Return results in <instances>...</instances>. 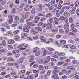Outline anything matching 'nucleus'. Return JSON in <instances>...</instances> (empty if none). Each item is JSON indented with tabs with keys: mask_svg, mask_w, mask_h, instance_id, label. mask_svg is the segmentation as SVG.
I'll return each mask as SVG.
<instances>
[{
	"mask_svg": "<svg viewBox=\"0 0 79 79\" xmlns=\"http://www.w3.org/2000/svg\"><path fill=\"white\" fill-rule=\"evenodd\" d=\"M31 27H30L29 26H26L25 27H24L23 28V31L24 32H29V29L28 28H30Z\"/></svg>",
	"mask_w": 79,
	"mask_h": 79,
	"instance_id": "nucleus-1",
	"label": "nucleus"
},
{
	"mask_svg": "<svg viewBox=\"0 0 79 79\" xmlns=\"http://www.w3.org/2000/svg\"><path fill=\"white\" fill-rule=\"evenodd\" d=\"M0 45L5 47L6 45V42L5 40H3L2 41V42L0 43Z\"/></svg>",
	"mask_w": 79,
	"mask_h": 79,
	"instance_id": "nucleus-2",
	"label": "nucleus"
},
{
	"mask_svg": "<svg viewBox=\"0 0 79 79\" xmlns=\"http://www.w3.org/2000/svg\"><path fill=\"white\" fill-rule=\"evenodd\" d=\"M76 7H73L72 10L69 11V13H70L71 14H74V13L75 10H76Z\"/></svg>",
	"mask_w": 79,
	"mask_h": 79,
	"instance_id": "nucleus-3",
	"label": "nucleus"
},
{
	"mask_svg": "<svg viewBox=\"0 0 79 79\" xmlns=\"http://www.w3.org/2000/svg\"><path fill=\"white\" fill-rule=\"evenodd\" d=\"M67 68V69H71V70H73V71H74L75 69V68L72 66H68Z\"/></svg>",
	"mask_w": 79,
	"mask_h": 79,
	"instance_id": "nucleus-4",
	"label": "nucleus"
},
{
	"mask_svg": "<svg viewBox=\"0 0 79 79\" xmlns=\"http://www.w3.org/2000/svg\"><path fill=\"white\" fill-rule=\"evenodd\" d=\"M71 31H72V32H75V33H77V32H78V31H77V30L76 28H71L70 29Z\"/></svg>",
	"mask_w": 79,
	"mask_h": 79,
	"instance_id": "nucleus-5",
	"label": "nucleus"
},
{
	"mask_svg": "<svg viewBox=\"0 0 79 79\" xmlns=\"http://www.w3.org/2000/svg\"><path fill=\"white\" fill-rule=\"evenodd\" d=\"M15 43V41L13 40H10L8 41V44H13Z\"/></svg>",
	"mask_w": 79,
	"mask_h": 79,
	"instance_id": "nucleus-6",
	"label": "nucleus"
},
{
	"mask_svg": "<svg viewBox=\"0 0 79 79\" xmlns=\"http://www.w3.org/2000/svg\"><path fill=\"white\" fill-rule=\"evenodd\" d=\"M20 39V37L18 35L15 36V40H16V41H18Z\"/></svg>",
	"mask_w": 79,
	"mask_h": 79,
	"instance_id": "nucleus-7",
	"label": "nucleus"
},
{
	"mask_svg": "<svg viewBox=\"0 0 79 79\" xmlns=\"http://www.w3.org/2000/svg\"><path fill=\"white\" fill-rule=\"evenodd\" d=\"M40 39H41V42H45L46 41V40L44 39V36H41L40 37Z\"/></svg>",
	"mask_w": 79,
	"mask_h": 79,
	"instance_id": "nucleus-8",
	"label": "nucleus"
},
{
	"mask_svg": "<svg viewBox=\"0 0 79 79\" xmlns=\"http://www.w3.org/2000/svg\"><path fill=\"white\" fill-rule=\"evenodd\" d=\"M19 52V51L18 50H14L12 51V53L14 54H15L16 53H18Z\"/></svg>",
	"mask_w": 79,
	"mask_h": 79,
	"instance_id": "nucleus-9",
	"label": "nucleus"
},
{
	"mask_svg": "<svg viewBox=\"0 0 79 79\" xmlns=\"http://www.w3.org/2000/svg\"><path fill=\"white\" fill-rule=\"evenodd\" d=\"M38 67L39 70H43V69H44V67L42 65H40Z\"/></svg>",
	"mask_w": 79,
	"mask_h": 79,
	"instance_id": "nucleus-10",
	"label": "nucleus"
},
{
	"mask_svg": "<svg viewBox=\"0 0 79 79\" xmlns=\"http://www.w3.org/2000/svg\"><path fill=\"white\" fill-rule=\"evenodd\" d=\"M60 43L61 44H66V41L64 40H60Z\"/></svg>",
	"mask_w": 79,
	"mask_h": 79,
	"instance_id": "nucleus-11",
	"label": "nucleus"
},
{
	"mask_svg": "<svg viewBox=\"0 0 79 79\" xmlns=\"http://www.w3.org/2000/svg\"><path fill=\"white\" fill-rule=\"evenodd\" d=\"M37 50H39V48H33V53H35V52L37 51Z\"/></svg>",
	"mask_w": 79,
	"mask_h": 79,
	"instance_id": "nucleus-12",
	"label": "nucleus"
},
{
	"mask_svg": "<svg viewBox=\"0 0 79 79\" xmlns=\"http://www.w3.org/2000/svg\"><path fill=\"white\" fill-rule=\"evenodd\" d=\"M71 73V71L69 70H68V71H67L65 73V74L66 75H69V74H70Z\"/></svg>",
	"mask_w": 79,
	"mask_h": 79,
	"instance_id": "nucleus-13",
	"label": "nucleus"
},
{
	"mask_svg": "<svg viewBox=\"0 0 79 79\" xmlns=\"http://www.w3.org/2000/svg\"><path fill=\"white\" fill-rule=\"evenodd\" d=\"M47 49H48V50L50 52H53L54 50V49L53 48H46Z\"/></svg>",
	"mask_w": 79,
	"mask_h": 79,
	"instance_id": "nucleus-14",
	"label": "nucleus"
},
{
	"mask_svg": "<svg viewBox=\"0 0 79 79\" xmlns=\"http://www.w3.org/2000/svg\"><path fill=\"white\" fill-rule=\"evenodd\" d=\"M65 55V53L63 52H60L58 54V56H63L64 55Z\"/></svg>",
	"mask_w": 79,
	"mask_h": 79,
	"instance_id": "nucleus-15",
	"label": "nucleus"
},
{
	"mask_svg": "<svg viewBox=\"0 0 79 79\" xmlns=\"http://www.w3.org/2000/svg\"><path fill=\"white\" fill-rule=\"evenodd\" d=\"M58 31V29L57 28H54L52 29V32H57Z\"/></svg>",
	"mask_w": 79,
	"mask_h": 79,
	"instance_id": "nucleus-16",
	"label": "nucleus"
},
{
	"mask_svg": "<svg viewBox=\"0 0 79 79\" xmlns=\"http://www.w3.org/2000/svg\"><path fill=\"white\" fill-rule=\"evenodd\" d=\"M64 15L65 16H69V14L67 13L66 12H64Z\"/></svg>",
	"mask_w": 79,
	"mask_h": 79,
	"instance_id": "nucleus-17",
	"label": "nucleus"
},
{
	"mask_svg": "<svg viewBox=\"0 0 79 79\" xmlns=\"http://www.w3.org/2000/svg\"><path fill=\"white\" fill-rule=\"evenodd\" d=\"M6 48H4L3 49L0 50V52L2 53H5L6 52Z\"/></svg>",
	"mask_w": 79,
	"mask_h": 79,
	"instance_id": "nucleus-18",
	"label": "nucleus"
},
{
	"mask_svg": "<svg viewBox=\"0 0 79 79\" xmlns=\"http://www.w3.org/2000/svg\"><path fill=\"white\" fill-rule=\"evenodd\" d=\"M22 18L23 19H26L28 18V15H22Z\"/></svg>",
	"mask_w": 79,
	"mask_h": 79,
	"instance_id": "nucleus-19",
	"label": "nucleus"
},
{
	"mask_svg": "<svg viewBox=\"0 0 79 79\" xmlns=\"http://www.w3.org/2000/svg\"><path fill=\"white\" fill-rule=\"evenodd\" d=\"M1 1L2 0V2H1V4L2 5H5V4H6V1H5V0H0Z\"/></svg>",
	"mask_w": 79,
	"mask_h": 79,
	"instance_id": "nucleus-20",
	"label": "nucleus"
},
{
	"mask_svg": "<svg viewBox=\"0 0 79 79\" xmlns=\"http://www.w3.org/2000/svg\"><path fill=\"white\" fill-rule=\"evenodd\" d=\"M48 24L49 25H50V26L47 27V28H48V29H51V28H53V26L51 25V23H48Z\"/></svg>",
	"mask_w": 79,
	"mask_h": 79,
	"instance_id": "nucleus-21",
	"label": "nucleus"
},
{
	"mask_svg": "<svg viewBox=\"0 0 79 79\" xmlns=\"http://www.w3.org/2000/svg\"><path fill=\"white\" fill-rule=\"evenodd\" d=\"M60 20H61L62 21H63V20H64V19H65L66 17L63 16H61L60 18Z\"/></svg>",
	"mask_w": 79,
	"mask_h": 79,
	"instance_id": "nucleus-22",
	"label": "nucleus"
},
{
	"mask_svg": "<svg viewBox=\"0 0 79 79\" xmlns=\"http://www.w3.org/2000/svg\"><path fill=\"white\" fill-rule=\"evenodd\" d=\"M23 57H22L18 60V63H23Z\"/></svg>",
	"mask_w": 79,
	"mask_h": 79,
	"instance_id": "nucleus-23",
	"label": "nucleus"
},
{
	"mask_svg": "<svg viewBox=\"0 0 79 79\" xmlns=\"http://www.w3.org/2000/svg\"><path fill=\"white\" fill-rule=\"evenodd\" d=\"M35 30H37V31H42V28H41L40 27H35Z\"/></svg>",
	"mask_w": 79,
	"mask_h": 79,
	"instance_id": "nucleus-24",
	"label": "nucleus"
},
{
	"mask_svg": "<svg viewBox=\"0 0 79 79\" xmlns=\"http://www.w3.org/2000/svg\"><path fill=\"white\" fill-rule=\"evenodd\" d=\"M27 24H28V25H29V26H34V24L31 23V22L27 23Z\"/></svg>",
	"mask_w": 79,
	"mask_h": 79,
	"instance_id": "nucleus-25",
	"label": "nucleus"
},
{
	"mask_svg": "<svg viewBox=\"0 0 79 79\" xmlns=\"http://www.w3.org/2000/svg\"><path fill=\"white\" fill-rule=\"evenodd\" d=\"M33 18H34V17L33 16H31L30 17V18L29 19V20H27V22H28L29 21H31V19H33Z\"/></svg>",
	"mask_w": 79,
	"mask_h": 79,
	"instance_id": "nucleus-26",
	"label": "nucleus"
},
{
	"mask_svg": "<svg viewBox=\"0 0 79 79\" xmlns=\"http://www.w3.org/2000/svg\"><path fill=\"white\" fill-rule=\"evenodd\" d=\"M47 53V51L46 50H44L43 54V55L44 56H45Z\"/></svg>",
	"mask_w": 79,
	"mask_h": 79,
	"instance_id": "nucleus-27",
	"label": "nucleus"
},
{
	"mask_svg": "<svg viewBox=\"0 0 79 79\" xmlns=\"http://www.w3.org/2000/svg\"><path fill=\"white\" fill-rule=\"evenodd\" d=\"M33 72L34 73H36L37 74V73H39V71L37 70H33Z\"/></svg>",
	"mask_w": 79,
	"mask_h": 79,
	"instance_id": "nucleus-28",
	"label": "nucleus"
},
{
	"mask_svg": "<svg viewBox=\"0 0 79 79\" xmlns=\"http://www.w3.org/2000/svg\"><path fill=\"white\" fill-rule=\"evenodd\" d=\"M70 48L72 49H75L76 48V47L74 45H72L70 46Z\"/></svg>",
	"mask_w": 79,
	"mask_h": 79,
	"instance_id": "nucleus-29",
	"label": "nucleus"
},
{
	"mask_svg": "<svg viewBox=\"0 0 79 79\" xmlns=\"http://www.w3.org/2000/svg\"><path fill=\"white\" fill-rule=\"evenodd\" d=\"M10 74L12 76H14L15 75H16V73L15 72H13L10 73Z\"/></svg>",
	"mask_w": 79,
	"mask_h": 79,
	"instance_id": "nucleus-30",
	"label": "nucleus"
},
{
	"mask_svg": "<svg viewBox=\"0 0 79 79\" xmlns=\"http://www.w3.org/2000/svg\"><path fill=\"white\" fill-rule=\"evenodd\" d=\"M52 57H53V58H58V56L56 55L55 54H53L52 55Z\"/></svg>",
	"mask_w": 79,
	"mask_h": 79,
	"instance_id": "nucleus-31",
	"label": "nucleus"
},
{
	"mask_svg": "<svg viewBox=\"0 0 79 79\" xmlns=\"http://www.w3.org/2000/svg\"><path fill=\"white\" fill-rule=\"evenodd\" d=\"M27 79H33V77L32 76H29L27 77Z\"/></svg>",
	"mask_w": 79,
	"mask_h": 79,
	"instance_id": "nucleus-32",
	"label": "nucleus"
},
{
	"mask_svg": "<svg viewBox=\"0 0 79 79\" xmlns=\"http://www.w3.org/2000/svg\"><path fill=\"white\" fill-rule=\"evenodd\" d=\"M51 61H54L55 62V63H56V61L57 60L56 59H55V58H51Z\"/></svg>",
	"mask_w": 79,
	"mask_h": 79,
	"instance_id": "nucleus-33",
	"label": "nucleus"
},
{
	"mask_svg": "<svg viewBox=\"0 0 79 79\" xmlns=\"http://www.w3.org/2000/svg\"><path fill=\"white\" fill-rule=\"evenodd\" d=\"M66 57H61L60 58V60H66Z\"/></svg>",
	"mask_w": 79,
	"mask_h": 79,
	"instance_id": "nucleus-34",
	"label": "nucleus"
},
{
	"mask_svg": "<svg viewBox=\"0 0 79 79\" xmlns=\"http://www.w3.org/2000/svg\"><path fill=\"white\" fill-rule=\"evenodd\" d=\"M14 34H18L19 33V30H16L15 31L13 32Z\"/></svg>",
	"mask_w": 79,
	"mask_h": 79,
	"instance_id": "nucleus-35",
	"label": "nucleus"
},
{
	"mask_svg": "<svg viewBox=\"0 0 79 79\" xmlns=\"http://www.w3.org/2000/svg\"><path fill=\"white\" fill-rule=\"evenodd\" d=\"M14 60V59L13 58H11V57L7 59V60L8 61H13Z\"/></svg>",
	"mask_w": 79,
	"mask_h": 79,
	"instance_id": "nucleus-36",
	"label": "nucleus"
},
{
	"mask_svg": "<svg viewBox=\"0 0 79 79\" xmlns=\"http://www.w3.org/2000/svg\"><path fill=\"white\" fill-rule=\"evenodd\" d=\"M51 4H54L55 3V0H52L50 2Z\"/></svg>",
	"mask_w": 79,
	"mask_h": 79,
	"instance_id": "nucleus-37",
	"label": "nucleus"
},
{
	"mask_svg": "<svg viewBox=\"0 0 79 79\" xmlns=\"http://www.w3.org/2000/svg\"><path fill=\"white\" fill-rule=\"evenodd\" d=\"M59 32L61 33H63L64 32V31L62 29H60L59 30Z\"/></svg>",
	"mask_w": 79,
	"mask_h": 79,
	"instance_id": "nucleus-38",
	"label": "nucleus"
},
{
	"mask_svg": "<svg viewBox=\"0 0 79 79\" xmlns=\"http://www.w3.org/2000/svg\"><path fill=\"white\" fill-rule=\"evenodd\" d=\"M33 67L35 68H37L38 67V65L37 64H35L33 65Z\"/></svg>",
	"mask_w": 79,
	"mask_h": 79,
	"instance_id": "nucleus-39",
	"label": "nucleus"
},
{
	"mask_svg": "<svg viewBox=\"0 0 79 79\" xmlns=\"http://www.w3.org/2000/svg\"><path fill=\"white\" fill-rule=\"evenodd\" d=\"M19 21L20 23H23L24 20L23 19L21 18L20 19Z\"/></svg>",
	"mask_w": 79,
	"mask_h": 79,
	"instance_id": "nucleus-40",
	"label": "nucleus"
},
{
	"mask_svg": "<svg viewBox=\"0 0 79 79\" xmlns=\"http://www.w3.org/2000/svg\"><path fill=\"white\" fill-rule=\"evenodd\" d=\"M49 22H50V23H52V22H53V19H52V18H49Z\"/></svg>",
	"mask_w": 79,
	"mask_h": 79,
	"instance_id": "nucleus-41",
	"label": "nucleus"
},
{
	"mask_svg": "<svg viewBox=\"0 0 79 79\" xmlns=\"http://www.w3.org/2000/svg\"><path fill=\"white\" fill-rule=\"evenodd\" d=\"M40 54V51H38L35 54V55L36 56H38V55H39Z\"/></svg>",
	"mask_w": 79,
	"mask_h": 79,
	"instance_id": "nucleus-42",
	"label": "nucleus"
},
{
	"mask_svg": "<svg viewBox=\"0 0 79 79\" xmlns=\"http://www.w3.org/2000/svg\"><path fill=\"white\" fill-rule=\"evenodd\" d=\"M12 23H13V19H10L9 21V24H11Z\"/></svg>",
	"mask_w": 79,
	"mask_h": 79,
	"instance_id": "nucleus-43",
	"label": "nucleus"
},
{
	"mask_svg": "<svg viewBox=\"0 0 79 79\" xmlns=\"http://www.w3.org/2000/svg\"><path fill=\"white\" fill-rule=\"evenodd\" d=\"M2 26H3L4 27H6L7 26V23H3L2 25Z\"/></svg>",
	"mask_w": 79,
	"mask_h": 79,
	"instance_id": "nucleus-44",
	"label": "nucleus"
},
{
	"mask_svg": "<svg viewBox=\"0 0 79 79\" xmlns=\"http://www.w3.org/2000/svg\"><path fill=\"white\" fill-rule=\"evenodd\" d=\"M35 19L36 20H39L40 19V18L38 16H36L35 17Z\"/></svg>",
	"mask_w": 79,
	"mask_h": 79,
	"instance_id": "nucleus-45",
	"label": "nucleus"
},
{
	"mask_svg": "<svg viewBox=\"0 0 79 79\" xmlns=\"http://www.w3.org/2000/svg\"><path fill=\"white\" fill-rule=\"evenodd\" d=\"M69 21L70 23H73V18L71 17L70 18Z\"/></svg>",
	"mask_w": 79,
	"mask_h": 79,
	"instance_id": "nucleus-46",
	"label": "nucleus"
},
{
	"mask_svg": "<svg viewBox=\"0 0 79 79\" xmlns=\"http://www.w3.org/2000/svg\"><path fill=\"white\" fill-rule=\"evenodd\" d=\"M72 63H73V64H76V63H77V61L76 60H73L72 61Z\"/></svg>",
	"mask_w": 79,
	"mask_h": 79,
	"instance_id": "nucleus-47",
	"label": "nucleus"
},
{
	"mask_svg": "<svg viewBox=\"0 0 79 79\" xmlns=\"http://www.w3.org/2000/svg\"><path fill=\"white\" fill-rule=\"evenodd\" d=\"M31 13H33V14H34L35 13V9H33L32 11H31Z\"/></svg>",
	"mask_w": 79,
	"mask_h": 79,
	"instance_id": "nucleus-48",
	"label": "nucleus"
},
{
	"mask_svg": "<svg viewBox=\"0 0 79 79\" xmlns=\"http://www.w3.org/2000/svg\"><path fill=\"white\" fill-rule=\"evenodd\" d=\"M62 71L65 74H66V72L67 71V70L66 69H63Z\"/></svg>",
	"mask_w": 79,
	"mask_h": 79,
	"instance_id": "nucleus-49",
	"label": "nucleus"
},
{
	"mask_svg": "<svg viewBox=\"0 0 79 79\" xmlns=\"http://www.w3.org/2000/svg\"><path fill=\"white\" fill-rule=\"evenodd\" d=\"M43 24V23L42 22H40L38 24V26H41Z\"/></svg>",
	"mask_w": 79,
	"mask_h": 79,
	"instance_id": "nucleus-50",
	"label": "nucleus"
},
{
	"mask_svg": "<svg viewBox=\"0 0 79 79\" xmlns=\"http://www.w3.org/2000/svg\"><path fill=\"white\" fill-rule=\"evenodd\" d=\"M64 63V62H58L57 63V64L58 65H61V64H63Z\"/></svg>",
	"mask_w": 79,
	"mask_h": 79,
	"instance_id": "nucleus-51",
	"label": "nucleus"
},
{
	"mask_svg": "<svg viewBox=\"0 0 79 79\" xmlns=\"http://www.w3.org/2000/svg\"><path fill=\"white\" fill-rule=\"evenodd\" d=\"M64 28V29H65V30H69V27H68V26H66Z\"/></svg>",
	"mask_w": 79,
	"mask_h": 79,
	"instance_id": "nucleus-52",
	"label": "nucleus"
},
{
	"mask_svg": "<svg viewBox=\"0 0 79 79\" xmlns=\"http://www.w3.org/2000/svg\"><path fill=\"white\" fill-rule=\"evenodd\" d=\"M8 18H10V19H12V18H13V16L11 15H9L8 16Z\"/></svg>",
	"mask_w": 79,
	"mask_h": 79,
	"instance_id": "nucleus-53",
	"label": "nucleus"
},
{
	"mask_svg": "<svg viewBox=\"0 0 79 79\" xmlns=\"http://www.w3.org/2000/svg\"><path fill=\"white\" fill-rule=\"evenodd\" d=\"M21 35H24V36H27V34L26 33H22L21 34Z\"/></svg>",
	"mask_w": 79,
	"mask_h": 79,
	"instance_id": "nucleus-54",
	"label": "nucleus"
},
{
	"mask_svg": "<svg viewBox=\"0 0 79 79\" xmlns=\"http://www.w3.org/2000/svg\"><path fill=\"white\" fill-rule=\"evenodd\" d=\"M43 61H44V59H42L40 60H39V63H42L43 62Z\"/></svg>",
	"mask_w": 79,
	"mask_h": 79,
	"instance_id": "nucleus-55",
	"label": "nucleus"
},
{
	"mask_svg": "<svg viewBox=\"0 0 79 79\" xmlns=\"http://www.w3.org/2000/svg\"><path fill=\"white\" fill-rule=\"evenodd\" d=\"M59 74L60 76H61L62 75H63V74H64V73L62 71L61 72L59 73Z\"/></svg>",
	"mask_w": 79,
	"mask_h": 79,
	"instance_id": "nucleus-56",
	"label": "nucleus"
},
{
	"mask_svg": "<svg viewBox=\"0 0 79 79\" xmlns=\"http://www.w3.org/2000/svg\"><path fill=\"white\" fill-rule=\"evenodd\" d=\"M58 75L57 74H54V75L52 76V77L54 78V77H58Z\"/></svg>",
	"mask_w": 79,
	"mask_h": 79,
	"instance_id": "nucleus-57",
	"label": "nucleus"
},
{
	"mask_svg": "<svg viewBox=\"0 0 79 79\" xmlns=\"http://www.w3.org/2000/svg\"><path fill=\"white\" fill-rule=\"evenodd\" d=\"M27 39L28 40H31V41H32V38L30 37L27 38Z\"/></svg>",
	"mask_w": 79,
	"mask_h": 79,
	"instance_id": "nucleus-58",
	"label": "nucleus"
},
{
	"mask_svg": "<svg viewBox=\"0 0 79 79\" xmlns=\"http://www.w3.org/2000/svg\"><path fill=\"white\" fill-rule=\"evenodd\" d=\"M52 16V14L49 13L46 15V17H49V16Z\"/></svg>",
	"mask_w": 79,
	"mask_h": 79,
	"instance_id": "nucleus-59",
	"label": "nucleus"
},
{
	"mask_svg": "<svg viewBox=\"0 0 79 79\" xmlns=\"http://www.w3.org/2000/svg\"><path fill=\"white\" fill-rule=\"evenodd\" d=\"M14 5L13 4V3H11L10 4V7L11 8H13V7Z\"/></svg>",
	"mask_w": 79,
	"mask_h": 79,
	"instance_id": "nucleus-60",
	"label": "nucleus"
},
{
	"mask_svg": "<svg viewBox=\"0 0 79 79\" xmlns=\"http://www.w3.org/2000/svg\"><path fill=\"white\" fill-rule=\"evenodd\" d=\"M57 73H58V72L56 70H54L53 72V74H56Z\"/></svg>",
	"mask_w": 79,
	"mask_h": 79,
	"instance_id": "nucleus-61",
	"label": "nucleus"
},
{
	"mask_svg": "<svg viewBox=\"0 0 79 79\" xmlns=\"http://www.w3.org/2000/svg\"><path fill=\"white\" fill-rule=\"evenodd\" d=\"M15 19L17 21L19 20V17L18 16H15Z\"/></svg>",
	"mask_w": 79,
	"mask_h": 79,
	"instance_id": "nucleus-62",
	"label": "nucleus"
},
{
	"mask_svg": "<svg viewBox=\"0 0 79 79\" xmlns=\"http://www.w3.org/2000/svg\"><path fill=\"white\" fill-rule=\"evenodd\" d=\"M74 77L76 79H79V77L78 75H75Z\"/></svg>",
	"mask_w": 79,
	"mask_h": 79,
	"instance_id": "nucleus-63",
	"label": "nucleus"
},
{
	"mask_svg": "<svg viewBox=\"0 0 79 79\" xmlns=\"http://www.w3.org/2000/svg\"><path fill=\"white\" fill-rule=\"evenodd\" d=\"M76 14L77 16H79V10H77Z\"/></svg>",
	"mask_w": 79,
	"mask_h": 79,
	"instance_id": "nucleus-64",
	"label": "nucleus"
}]
</instances>
